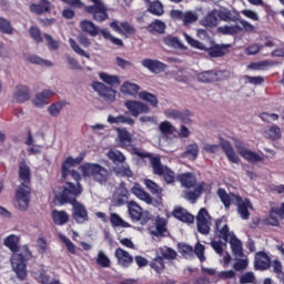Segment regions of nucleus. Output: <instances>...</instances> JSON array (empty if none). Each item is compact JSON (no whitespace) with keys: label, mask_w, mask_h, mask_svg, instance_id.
Returning <instances> with one entry per match:
<instances>
[{"label":"nucleus","mask_w":284,"mask_h":284,"mask_svg":"<svg viewBox=\"0 0 284 284\" xmlns=\"http://www.w3.org/2000/svg\"><path fill=\"white\" fill-rule=\"evenodd\" d=\"M231 45L230 44H221V45H215L210 49H205L207 54L211 55L213 59H216L219 57H225L227 54V50H230Z\"/></svg>","instance_id":"obj_27"},{"label":"nucleus","mask_w":284,"mask_h":284,"mask_svg":"<svg viewBox=\"0 0 284 284\" xmlns=\"http://www.w3.org/2000/svg\"><path fill=\"white\" fill-rule=\"evenodd\" d=\"M131 192L132 194H134V196H136V199H140V201H143L148 205H152V196H150L148 192H145L143 187H141V185L135 184L131 189Z\"/></svg>","instance_id":"obj_28"},{"label":"nucleus","mask_w":284,"mask_h":284,"mask_svg":"<svg viewBox=\"0 0 284 284\" xmlns=\"http://www.w3.org/2000/svg\"><path fill=\"white\" fill-rule=\"evenodd\" d=\"M0 32L2 34H9V36L14 34V27H12V22H10V20L3 17H0Z\"/></svg>","instance_id":"obj_41"},{"label":"nucleus","mask_w":284,"mask_h":284,"mask_svg":"<svg viewBox=\"0 0 284 284\" xmlns=\"http://www.w3.org/2000/svg\"><path fill=\"white\" fill-rule=\"evenodd\" d=\"M199 144L196 143H191L186 146V150L184 152L185 156H189L192 161H196L199 158Z\"/></svg>","instance_id":"obj_49"},{"label":"nucleus","mask_w":284,"mask_h":284,"mask_svg":"<svg viewBox=\"0 0 284 284\" xmlns=\"http://www.w3.org/2000/svg\"><path fill=\"white\" fill-rule=\"evenodd\" d=\"M151 270H154L156 274L163 273V270H165V260L163 256L156 254V256L152 260L150 263Z\"/></svg>","instance_id":"obj_33"},{"label":"nucleus","mask_w":284,"mask_h":284,"mask_svg":"<svg viewBox=\"0 0 284 284\" xmlns=\"http://www.w3.org/2000/svg\"><path fill=\"white\" fill-rule=\"evenodd\" d=\"M82 192L83 190L81 186H79V184L73 185L72 182H67L63 190H61V187H55L53 190L54 196L59 203H70L72 205L73 219L78 223H85V221H88V211L85 210V206L77 201V196Z\"/></svg>","instance_id":"obj_2"},{"label":"nucleus","mask_w":284,"mask_h":284,"mask_svg":"<svg viewBox=\"0 0 284 284\" xmlns=\"http://www.w3.org/2000/svg\"><path fill=\"white\" fill-rule=\"evenodd\" d=\"M271 261H270V255L265 252H258L255 254V260H254V267L255 270H267L270 267Z\"/></svg>","instance_id":"obj_19"},{"label":"nucleus","mask_w":284,"mask_h":284,"mask_svg":"<svg viewBox=\"0 0 284 284\" xmlns=\"http://www.w3.org/2000/svg\"><path fill=\"white\" fill-rule=\"evenodd\" d=\"M165 45H169V48H183V43L181 40L176 37L168 36L164 38Z\"/></svg>","instance_id":"obj_55"},{"label":"nucleus","mask_w":284,"mask_h":284,"mask_svg":"<svg viewBox=\"0 0 284 284\" xmlns=\"http://www.w3.org/2000/svg\"><path fill=\"white\" fill-rule=\"evenodd\" d=\"M62 179H64V181H70V179H73V181H77V183H71L73 185H79V187H81V184H79V181H81V174L78 171L74 170H69L67 171V173H62Z\"/></svg>","instance_id":"obj_51"},{"label":"nucleus","mask_w":284,"mask_h":284,"mask_svg":"<svg viewBox=\"0 0 284 284\" xmlns=\"http://www.w3.org/2000/svg\"><path fill=\"white\" fill-rule=\"evenodd\" d=\"M210 190V185L205 184V182L200 183L194 191H190L185 193V199L194 203L199 196L203 194V192H207Z\"/></svg>","instance_id":"obj_22"},{"label":"nucleus","mask_w":284,"mask_h":284,"mask_svg":"<svg viewBox=\"0 0 284 284\" xmlns=\"http://www.w3.org/2000/svg\"><path fill=\"white\" fill-rule=\"evenodd\" d=\"M255 281H256V276H254V273L252 272H246L242 274L240 277L241 284H250V283H254Z\"/></svg>","instance_id":"obj_64"},{"label":"nucleus","mask_w":284,"mask_h":284,"mask_svg":"<svg viewBox=\"0 0 284 284\" xmlns=\"http://www.w3.org/2000/svg\"><path fill=\"white\" fill-rule=\"evenodd\" d=\"M153 236H163L168 232V220L165 217L158 216L155 220V229L150 230Z\"/></svg>","instance_id":"obj_23"},{"label":"nucleus","mask_w":284,"mask_h":284,"mask_svg":"<svg viewBox=\"0 0 284 284\" xmlns=\"http://www.w3.org/2000/svg\"><path fill=\"white\" fill-rule=\"evenodd\" d=\"M111 224L113 225V227H130V224H128V222L123 221V219H121V216H119V214L116 213H112L111 214Z\"/></svg>","instance_id":"obj_53"},{"label":"nucleus","mask_w":284,"mask_h":284,"mask_svg":"<svg viewBox=\"0 0 284 284\" xmlns=\"http://www.w3.org/2000/svg\"><path fill=\"white\" fill-rule=\"evenodd\" d=\"M59 237L64 243V245H65L68 252H70V254H77V246H74V243H72V241H70V239H68L63 234H59Z\"/></svg>","instance_id":"obj_61"},{"label":"nucleus","mask_w":284,"mask_h":284,"mask_svg":"<svg viewBox=\"0 0 284 284\" xmlns=\"http://www.w3.org/2000/svg\"><path fill=\"white\" fill-rule=\"evenodd\" d=\"M92 89L99 94L104 101H114L116 99V91L112 88L106 87L102 82H93Z\"/></svg>","instance_id":"obj_12"},{"label":"nucleus","mask_w":284,"mask_h":284,"mask_svg":"<svg viewBox=\"0 0 284 284\" xmlns=\"http://www.w3.org/2000/svg\"><path fill=\"white\" fill-rule=\"evenodd\" d=\"M199 19V16L192 11H186L184 12L183 17V24L184 26H190V23H194Z\"/></svg>","instance_id":"obj_63"},{"label":"nucleus","mask_w":284,"mask_h":284,"mask_svg":"<svg viewBox=\"0 0 284 284\" xmlns=\"http://www.w3.org/2000/svg\"><path fill=\"white\" fill-rule=\"evenodd\" d=\"M180 254H182L184 258H192L195 254L201 263H205L206 260L205 246L201 244V242H197L194 248L189 244H180Z\"/></svg>","instance_id":"obj_9"},{"label":"nucleus","mask_w":284,"mask_h":284,"mask_svg":"<svg viewBox=\"0 0 284 284\" xmlns=\"http://www.w3.org/2000/svg\"><path fill=\"white\" fill-rule=\"evenodd\" d=\"M99 77L103 83H106V85H121V80L116 75H112L110 73L100 72Z\"/></svg>","instance_id":"obj_40"},{"label":"nucleus","mask_w":284,"mask_h":284,"mask_svg":"<svg viewBox=\"0 0 284 284\" xmlns=\"http://www.w3.org/2000/svg\"><path fill=\"white\" fill-rule=\"evenodd\" d=\"M197 232L200 234H210V225H212V217L207 210L201 209L196 216Z\"/></svg>","instance_id":"obj_10"},{"label":"nucleus","mask_w":284,"mask_h":284,"mask_svg":"<svg viewBox=\"0 0 284 284\" xmlns=\"http://www.w3.org/2000/svg\"><path fill=\"white\" fill-rule=\"evenodd\" d=\"M30 100V89L26 85H18L13 91V101L16 103H26Z\"/></svg>","instance_id":"obj_18"},{"label":"nucleus","mask_w":284,"mask_h":284,"mask_svg":"<svg viewBox=\"0 0 284 284\" xmlns=\"http://www.w3.org/2000/svg\"><path fill=\"white\" fill-rule=\"evenodd\" d=\"M69 43L71 49L75 51L77 54H79L80 57H85V59H90V54H88L85 50L81 49V47H79L74 39L70 38Z\"/></svg>","instance_id":"obj_57"},{"label":"nucleus","mask_w":284,"mask_h":284,"mask_svg":"<svg viewBox=\"0 0 284 284\" xmlns=\"http://www.w3.org/2000/svg\"><path fill=\"white\" fill-rule=\"evenodd\" d=\"M31 12H34V14H43L44 12H51L52 11V4L48 0H42L41 2L33 3L30 6Z\"/></svg>","instance_id":"obj_26"},{"label":"nucleus","mask_w":284,"mask_h":284,"mask_svg":"<svg viewBox=\"0 0 284 284\" xmlns=\"http://www.w3.org/2000/svg\"><path fill=\"white\" fill-rule=\"evenodd\" d=\"M235 148L237 149L240 156L250 163H258V161H263V156L245 148L241 142H236Z\"/></svg>","instance_id":"obj_13"},{"label":"nucleus","mask_w":284,"mask_h":284,"mask_svg":"<svg viewBox=\"0 0 284 284\" xmlns=\"http://www.w3.org/2000/svg\"><path fill=\"white\" fill-rule=\"evenodd\" d=\"M124 108L129 110L131 116H139L140 114H150V106L148 104L136 101V100H128L124 103Z\"/></svg>","instance_id":"obj_11"},{"label":"nucleus","mask_w":284,"mask_h":284,"mask_svg":"<svg viewBox=\"0 0 284 284\" xmlns=\"http://www.w3.org/2000/svg\"><path fill=\"white\" fill-rule=\"evenodd\" d=\"M57 92L52 89H44L42 92L36 94V97L32 100V103L36 108H45L49 103V99L51 97H54Z\"/></svg>","instance_id":"obj_14"},{"label":"nucleus","mask_w":284,"mask_h":284,"mask_svg":"<svg viewBox=\"0 0 284 284\" xmlns=\"http://www.w3.org/2000/svg\"><path fill=\"white\" fill-rule=\"evenodd\" d=\"M26 59L29 61V63H33L34 65H43L44 68H52V65H54L52 61L44 60L36 54L28 55Z\"/></svg>","instance_id":"obj_36"},{"label":"nucleus","mask_w":284,"mask_h":284,"mask_svg":"<svg viewBox=\"0 0 284 284\" xmlns=\"http://www.w3.org/2000/svg\"><path fill=\"white\" fill-rule=\"evenodd\" d=\"M217 31L221 34H237V32H242L243 28L239 24H233V26H223L219 27Z\"/></svg>","instance_id":"obj_47"},{"label":"nucleus","mask_w":284,"mask_h":284,"mask_svg":"<svg viewBox=\"0 0 284 284\" xmlns=\"http://www.w3.org/2000/svg\"><path fill=\"white\" fill-rule=\"evenodd\" d=\"M110 26L112 30H114V32H118L119 34H123L125 38H128V34H134V32H136V30L133 29V27L130 26V23L128 22H121L119 24L118 21H112Z\"/></svg>","instance_id":"obj_17"},{"label":"nucleus","mask_w":284,"mask_h":284,"mask_svg":"<svg viewBox=\"0 0 284 284\" xmlns=\"http://www.w3.org/2000/svg\"><path fill=\"white\" fill-rule=\"evenodd\" d=\"M144 3L151 14H155V17H161V14H163V4L161 2L145 0Z\"/></svg>","instance_id":"obj_32"},{"label":"nucleus","mask_w":284,"mask_h":284,"mask_svg":"<svg viewBox=\"0 0 284 284\" xmlns=\"http://www.w3.org/2000/svg\"><path fill=\"white\" fill-rule=\"evenodd\" d=\"M83 161V158L78 156V158H67L63 163H62V174H68V171L70 168H74L75 165H79Z\"/></svg>","instance_id":"obj_38"},{"label":"nucleus","mask_w":284,"mask_h":284,"mask_svg":"<svg viewBox=\"0 0 284 284\" xmlns=\"http://www.w3.org/2000/svg\"><path fill=\"white\" fill-rule=\"evenodd\" d=\"M222 150H224L231 163H240L241 159H239V155H236V152L234 151V148H232V144H230V142L224 141L222 143Z\"/></svg>","instance_id":"obj_30"},{"label":"nucleus","mask_w":284,"mask_h":284,"mask_svg":"<svg viewBox=\"0 0 284 284\" xmlns=\"http://www.w3.org/2000/svg\"><path fill=\"white\" fill-rule=\"evenodd\" d=\"M97 263L101 267H110V258L103 253V251H99Z\"/></svg>","instance_id":"obj_62"},{"label":"nucleus","mask_w":284,"mask_h":284,"mask_svg":"<svg viewBox=\"0 0 284 284\" xmlns=\"http://www.w3.org/2000/svg\"><path fill=\"white\" fill-rule=\"evenodd\" d=\"M6 247H9L13 252L10 263L12 271L20 281H26L28 276V270L26 263L32 258V252L28 246L19 247V236L11 234L4 239Z\"/></svg>","instance_id":"obj_1"},{"label":"nucleus","mask_w":284,"mask_h":284,"mask_svg":"<svg viewBox=\"0 0 284 284\" xmlns=\"http://www.w3.org/2000/svg\"><path fill=\"white\" fill-rule=\"evenodd\" d=\"M139 99H141L142 101H145L146 103H150L152 108H156V105H159V100L156 99V95L148 91L140 92Z\"/></svg>","instance_id":"obj_46"},{"label":"nucleus","mask_w":284,"mask_h":284,"mask_svg":"<svg viewBox=\"0 0 284 284\" xmlns=\"http://www.w3.org/2000/svg\"><path fill=\"white\" fill-rule=\"evenodd\" d=\"M144 185L148 187V190H150V192H152V194L159 195L161 192H163V189H161L159 184L152 180H144Z\"/></svg>","instance_id":"obj_58"},{"label":"nucleus","mask_w":284,"mask_h":284,"mask_svg":"<svg viewBox=\"0 0 284 284\" xmlns=\"http://www.w3.org/2000/svg\"><path fill=\"white\" fill-rule=\"evenodd\" d=\"M225 71H204L197 74V80L202 83H212V81H221Z\"/></svg>","instance_id":"obj_16"},{"label":"nucleus","mask_w":284,"mask_h":284,"mask_svg":"<svg viewBox=\"0 0 284 284\" xmlns=\"http://www.w3.org/2000/svg\"><path fill=\"white\" fill-rule=\"evenodd\" d=\"M215 14L221 21H232V11L227 9H214Z\"/></svg>","instance_id":"obj_56"},{"label":"nucleus","mask_w":284,"mask_h":284,"mask_svg":"<svg viewBox=\"0 0 284 284\" xmlns=\"http://www.w3.org/2000/svg\"><path fill=\"white\" fill-rule=\"evenodd\" d=\"M65 105H68V102L65 101H58L51 105H49L47 108V112L50 114V116H59V114H61V111L63 110V108H65Z\"/></svg>","instance_id":"obj_35"},{"label":"nucleus","mask_w":284,"mask_h":284,"mask_svg":"<svg viewBox=\"0 0 284 284\" xmlns=\"http://www.w3.org/2000/svg\"><path fill=\"white\" fill-rule=\"evenodd\" d=\"M139 90H141L139 84H134L132 82H124L120 88V92H122V94H131V95L136 94Z\"/></svg>","instance_id":"obj_43"},{"label":"nucleus","mask_w":284,"mask_h":284,"mask_svg":"<svg viewBox=\"0 0 284 284\" xmlns=\"http://www.w3.org/2000/svg\"><path fill=\"white\" fill-rule=\"evenodd\" d=\"M52 220L55 225H65L68 221H70V215L64 211H53L52 212Z\"/></svg>","instance_id":"obj_37"},{"label":"nucleus","mask_w":284,"mask_h":284,"mask_svg":"<svg viewBox=\"0 0 284 284\" xmlns=\"http://www.w3.org/2000/svg\"><path fill=\"white\" fill-rule=\"evenodd\" d=\"M92 6L85 7V12L93 16L94 21L103 23L108 19V7L103 3V0H91Z\"/></svg>","instance_id":"obj_8"},{"label":"nucleus","mask_w":284,"mask_h":284,"mask_svg":"<svg viewBox=\"0 0 284 284\" xmlns=\"http://www.w3.org/2000/svg\"><path fill=\"white\" fill-rule=\"evenodd\" d=\"M133 154L140 156V159H149L154 174L164 176L165 183H174L176 175L168 166H163V164H161V158L154 156L152 153L143 152L136 148L133 149Z\"/></svg>","instance_id":"obj_6"},{"label":"nucleus","mask_w":284,"mask_h":284,"mask_svg":"<svg viewBox=\"0 0 284 284\" xmlns=\"http://www.w3.org/2000/svg\"><path fill=\"white\" fill-rule=\"evenodd\" d=\"M128 210L132 221H141V217L143 216V209L136 202L130 201L128 203Z\"/></svg>","instance_id":"obj_25"},{"label":"nucleus","mask_w":284,"mask_h":284,"mask_svg":"<svg viewBox=\"0 0 284 284\" xmlns=\"http://www.w3.org/2000/svg\"><path fill=\"white\" fill-rule=\"evenodd\" d=\"M118 136L122 145H128V143H132V135L125 129H118Z\"/></svg>","instance_id":"obj_52"},{"label":"nucleus","mask_w":284,"mask_h":284,"mask_svg":"<svg viewBox=\"0 0 284 284\" xmlns=\"http://www.w3.org/2000/svg\"><path fill=\"white\" fill-rule=\"evenodd\" d=\"M173 216H175L178 221H182V223H194V215L187 213V210L183 207H176L173 211Z\"/></svg>","instance_id":"obj_29"},{"label":"nucleus","mask_w":284,"mask_h":284,"mask_svg":"<svg viewBox=\"0 0 284 284\" xmlns=\"http://www.w3.org/2000/svg\"><path fill=\"white\" fill-rule=\"evenodd\" d=\"M108 123L114 124V125H134V119L130 116H125L123 114L120 115H108L106 119Z\"/></svg>","instance_id":"obj_24"},{"label":"nucleus","mask_w":284,"mask_h":284,"mask_svg":"<svg viewBox=\"0 0 284 284\" xmlns=\"http://www.w3.org/2000/svg\"><path fill=\"white\" fill-rule=\"evenodd\" d=\"M159 130L164 136H169V134H174V132H176V128H174V125L169 121L160 123Z\"/></svg>","instance_id":"obj_50"},{"label":"nucleus","mask_w":284,"mask_h":284,"mask_svg":"<svg viewBox=\"0 0 284 284\" xmlns=\"http://www.w3.org/2000/svg\"><path fill=\"white\" fill-rule=\"evenodd\" d=\"M106 156L113 163H125V155H123L119 150H110L106 153Z\"/></svg>","instance_id":"obj_48"},{"label":"nucleus","mask_w":284,"mask_h":284,"mask_svg":"<svg viewBox=\"0 0 284 284\" xmlns=\"http://www.w3.org/2000/svg\"><path fill=\"white\" fill-rule=\"evenodd\" d=\"M202 26L205 28H216L219 26V18L216 16V11H211L203 20Z\"/></svg>","instance_id":"obj_39"},{"label":"nucleus","mask_w":284,"mask_h":284,"mask_svg":"<svg viewBox=\"0 0 284 284\" xmlns=\"http://www.w3.org/2000/svg\"><path fill=\"white\" fill-rule=\"evenodd\" d=\"M148 30L152 34H163L165 32V23L161 20H155L149 24Z\"/></svg>","instance_id":"obj_42"},{"label":"nucleus","mask_w":284,"mask_h":284,"mask_svg":"<svg viewBox=\"0 0 284 284\" xmlns=\"http://www.w3.org/2000/svg\"><path fill=\"white\" fill-rule=\"evenodd\" d=\"M81 30L90 34V37H97L99 34V27L94 26V22L90 20L81 21Z\"/></svg>","instance_id":"obj_31"},{"label":"nucleus","mask_w":284,"mask_h":284,"mask_svg":"<svg viewBox=\"0 0 284 284\" xmlns=\"http://www.w3.org/2000/svg\"><path fill=\"white\" fill-rule=\"evenodd\" d=\"M265 134L272 140L281 139V128H278V125H273L265 131Z\"/></svg>","instance_id":"obj_59"},{"label":"nucleus","mask_w":284,"mask_h":284,"mask_svg":"<svg viewBox=\"0 0 284 284\" xmlns=\"http://www.w3.org/2000/svg\"><path fill=\"white\" fill-rule=\"evenodd\" d=\"M113 172L116 176H125L126 179H132L134 174L128 164L113 168Z\"/></svg>","instance_id":"obj_45"},{"label":"nucleus","mask_w":284,"mask_h":284,"mask_svg":"<svg viewBox=\"0 0 284 284\" xmlns=\"http://www.w3.org/2000/svg\"><path fill=\"white\" fill-rule=\"evenodd\" d=\"M26 145H28L29 154H41L43 152V145L39 144V140L30 133L27 136Z\"/></svg>","instance_id":"obj_20"},{"label":"nucleus","mask_w":284,"mask_h":284,"mask_svg":"<svg viewBox=\"0 0 284 284\" xmlns=\"http://www.w3.org/2000/svg\"><path fill=\"white\" fill-rule=\"evenodd\" d=\"M80 172L83 179H92V181H95V183H100L101 185L108 183V180L110 179V171L97 163H87L80 166Z\"/></svg>","instance_id":"obj_7"},{"label":"nucleus","mask_w":284,"mask_h":284,"mask_svg":"<svg viewBox=\"0 0 284 284\" xmlns=\"http://www.w3.org/2000/svg\"><path fill=\"white\" fill-rule=\"evenodd\" d=\"M215 234L219 239L224 241V243H227V240H230L231 250L234 256H243V243L236 239V235H234L233 232H230L227 219L224 216L215 221Z\"/></svg>","instance_id":"obj_5"},{"label":"nucleus","mask_w":284,"mask_h":284,"mask_svg":"<svg viewBox=\"0 0 284 284\" xmlns=\"http://www.w3.org/2000/svg\"><path fill=\"white\" fill-rule=\"evenodd\" d=\"M178 181H180L183 187H194L196 185V178L191 173L178 175Z\"/></svg>","instance_id":"obj_34"},{"label":"nucleus","mask_w":284,"mask_h":284,"mask_svg":"<svg viewBox=\"0 0 284 284\" xmlns=\"http://www.w3.org/2000/svg\"><path fill=\"white\" fill-rule=\"evenodd\" d=\"M243 80L245 83H251V85H262V83H265V79L263 77H252V75H244Z\"/></svg>","instance_id":"obj_60"},{"label":"nucleus","mask_w":284,"mask_h":284,"mask_svg":"<svg viewBox=\"0 0 284 284\" xmlns=\"http://www.w3.org/2000/svg\"><path fill=\"white\" fill-rule=\"evenodd\" d=\"M217 196L221 199L225 207H230L232 204L237 205V213L243 221L250 220V210H254V206L250 200H243L242 196L233 193L227 194L225 189H219Z\"/></svg>","instance_id":"obj_4"},{"label":"nucleus","mask_w":284,"mask_h":284,"mask_svg":"<svg viewBox=\"0 0 284 284\" xmlns=\"http://www.w3.org/2000/svg\"><path fill=\"white\" fill-rule=\"evenodd\" d=\"M30 166L26 161H21L19 163V179L22 181L21 185L18 187L16 193V201L20 210H28V205H30Z\"/></svg>","instance_id":"obj_3"},{"label":"nucleus","mask_w":284,"mask_h":284,"mask_svg":"<svg viewBox=\"0 0 284 284\" xmlns=\"http://www.w3.org/2000/svg\"><path fill=\"white\" fill-rule=\"evenodd\" d=\"M272 268H273V272L277 275V278L281 281V283L284 284L283 264H281V262L275 260L272 263Z\"/></svg>","instance_id":"obj_54"},{"label":"nucleus","mask_w":284,"mask_h":284,"mask_svg":"<svg viewBox=\"0 0 284 284\" xmlns=\"http://www.w3.org/2000/svg\"><path fill=\"white\" fill-rule=\"evenodd\" d=\"M143 68H146V70H150V72H153L154 74H160V72H165L168 69V64L159 61V60H152V59H144L142 60Z\"/></svg>","instance_id":"obj_15"},{"label":"nucleus","mask_w":284,"mask_h":284,"mask_svg":"<svg viewBox=\"0 0 284 284\" xmlns=\"http://www.w3.org/2000/svg\"><path fill=\"white\" fill-rule=\"evenodd\" d=\"M156 254L159 256H162V258H168L169 261H172L176 258V251L174 248L168 247V246H162L158 250Z\"/></svg>","instance_id":"obj_44"},{"label":"nucleus","mask_w":284,"mask_h":284,"mask_svg":"<svg viewBox=\"0 0 284 284\" xmlns=\"http://www.w3.org/2000/svg\"><path fill=\"white\" fill-rule=\"evenodd\" d=\"M115 257L118 258V263L121 267H130L131 263L134 261L128 251L123 248L115 250Z\"/></svg>","instance_id":"obj_21"}]
</instances>
